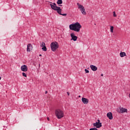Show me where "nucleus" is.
<instances>
[{"mask_svg": "<svg viewBox=\"0 0 130 130\" xmlns=\"http://www.w3.org/2000/svg\"><path fill=\"white\" fill-rule=\"evenodd\" d=\"M82 25L79 22H76L69 25V29L75 32H80Z\"/></svg>", "mask_w": 130, "mask_h": 130, "instance_id": "obj_1", "label": "nucleus"}, {"mask_svg": "<svg viewBox=\"0 0 130 130\" xmlns=\"http://www.w3.org/2000/svg\"><path fill=\"white\" fill-rule=\"evenodd\" d=\"M50 6H51V9L54 10V11H56L59 15L64 16V17L67 16V14H61V9H60V7L56 6V4L55 3H52L51 2Z\"/></svg>", "mask_w": 130, "mask_h": 130, "instance_id": "obj_2", "label": "nucleus"}, {"mask_svg": "<svg viewBox=\"0 0 130 130\" xmlns=\"http://www.w3.org/2000/svg\"><path fill=\"white\" fill-rule=\"evenodd\" d=\"M55 114L58 119H60L63 117V112L60 109H57L55 111Z\"/></svg>", "mask_w": 130, "mask_h": 130, "instance_id": "obj_3", "label": "nucleus"}, {"mask_svg": "<svg viewBox=\"0 0 130 130\" xmlns=\"http://www.w3.org/2000/svg\"><path fill=\"white\" fill-rule=\"evenodd\" d=\"M50 46L52 51H55L56 49H57L58 47H59L58 43L56 42L51 43L50 44Z\"/></svg>", "mask_w": 130, "mask_h": 130, "instance_id": "obj_4", "label": "nucleus"}, {"mask_svg": "<svg viewBox=\"0 0 130 130\" xmlns=\"http://www.w3.org/2000/svg\"><path fill=\"white\" fill-rule=\"evenodd\" d=\"M77 5L78 6V8L80 10L81 14L84 15H87V13L86 12L85 7L83 5L80 4L79 3H77Z\"/></svg>", "mask_w": 130, "mask_h": 130, "instance_id": "obj_5", "label": "nucleus"}, {"mask_svg": "<svg viewBox=\"0 0 130 130\" xmlns=\"http://www.w3.org/2000/svg\"><path fill=\"white\" fill-rule=\"evenodd\" d=\"M70 36L71 37V40H73V41H77L78 39V37L75 36V34L74 32H72L70 34Z\"/></svg>", "mask_w": 130, "mask_h": 130, "instance_id": "obj_6", "label": "nucleus"}, {"mask_svg": "<svg viewBox=\"0 0 130 130\" xmlns=\"http://www.w3.org/2000/svg\"><path fill=\"white\" fill-rule=\"evenodd\" d=\"M81 101L83 104H88L89 103V99L85 98H82L81 99Z\"/></svg>", "mask_w": 130, "mask_h": 130, "instance_id": "obj_7", "label": "nucleus"}, {"mask_svg": "<svg viewBox=\"0 0 130 130\" xmlns=\"http://www.w3.org/2000/svg\"><path fill=\"white\" fill-rule=\"evenodd\" d=\"M119 109H120V111L119 112L118 111L119 113H124V112H127V109L124 108L120 107Z\"/></svg>", "mask_w": 130, "mask_h": 130, "instance_id": "obj_8", "label": "nucleus"}, {"mask_svg": "<svg viewBox=\"0 0 130 130\" xmlns=\"http://www.w3.org/2000/svg\"><path fill=\"white\" fill-rule=\"evenodd\" d=\"M93 125L94 127H96V128H100L102 126V123L95 122L93 124Z\"/></svg>", "mask_w": 130, "mask_h": 130, "instance_id": "obj_9", "label": "nucleus"}, {"mask_svg": "<svg viewBox=\"0 0 130 130\" xmlns=\"http://www.w3.org/2000/svg\"><path fill=\"white\" fill-rule=\"evenodd\" d=\"M21 70L22 72H27L28 71V67L26 65H23L21 67Z\"/></svg>", "mask_w": 130, "mask_h": 130, "instance_id": "obj_10", "label": "nucleus"}, {"mask_svg": "<svg viewBox=\"0 0 130 130\" xmlns=\"http://www.w3.org/2000/svg\"><path fill=\"white\" fill-rule=\"evenodd\" d=\"M33 49V46L31 45V44H28L27 45V52H30V50H32Z\"/></svg>", "mask_w": 130, "mask_h": 130, "instance_id": "obj_11", "label": "nucleus"}, {"mask_svg": "<svg viewBox=\"0 0 130 130\" xmlns=\"http://www.w3.org/2000/svg\"><path fill=\"white\" fill-rule=\"evenodd\" d=\"M107 116L109 118V119H110L111 120L113 119V116H112V113L110 112L107 114Z\"/></svg>", "mask_w": 130, "mask_h": 130, "instance_id": "obj_12", "label": "nucleus"}, {"mask_svg": "<svg viewBox=\"0 0 130 130\" xmlns=\"http://www.w3.org/2000/svg\"><path fill=\"white\" fill-rule=\"evenodd\" d=\"M90 69L93 72H96V71H97L98 68L96 66H95L94 65H90Z\"/></svg>", "mask_w": 130, "mask_h": 130, "instance_id": "obj_13", "label": "nucleus"}, {"mask_svg": "<svg viewBox=\"0 0 130 130\" xmlns=\"http://www.w3.org/2000/svg\"><path fill=\"white\" fill-rule=\"evenodd\" d=\"M126 56V54H125V52H121L120 53V56L121 57H123L124 56Z\"/></svg>", "mask_w": 130, "mask_h": 130, "instance_id": "obj_14", "label": "nucleus"}, {"mask_svg": "<svg viewBox=\"0 0 130 130\" xmlns=\"http://www.w3.org/2000/svg\"><path fill=\"white\" fill-rule=\"evenodd\" d=\"M57 4V5H61V4H62V0H58Z\"/></svg>", "mask_w": 130, "mask_h": 130, "instance_id": "obj_15", "label": "nucleus"}, {"mask_svg": "<svg viewBox=\"0 0 130 130\" xmlns=\"http://www.w3.org/2000/svg\"><path fill=\"white\" fill-rule=\"evenodd\" d=\"M40 46L41 47H44V46H45V43L43 42H42L40 44Z\"/></svg>", "mask_w": 130, "mask_h": 130, "instance_id": "obj_16", "label": "nucleus"}, {"mask_svg": "<svg viewBox=\"0 0 130 130\" xmlns=\"http://www.w3.org/2000/svg\"><path fill=\"white\" fill-rule=\"evenodd\" d=\"M42 50H43V51H47V48H46V46H44L42 48Z\"/></svg>", "mask_w": 130, "mask_h": 130, "instance_id": "obj_17", "label": "nucleus"}, {"mask_svg": "<svg viewBox=\"0 0 130 130\" xmlns=\"http://www.w3.org/2000/svg\"><path fill=\"white\" fill-rule=\"evenodd\" d=\"M114 28V27L112 26H111L110 28V31L111 32V33H113V29Z\"/></svg>", "mask_w": 130, "mask_h": 130, "instance_id": "obj_18", "label": "nucleus"}, {"mask_svg": "<svg viewBox=\"0 0 130 130\" xmlns=\"http://www.w3.org/2000/svg\"><path fill=\"white\" fill-rule=\"evenodd\" d=\"M22 76H23V77H25V78L26 77H27V74H26V73H22Z\"/></svg>", "mask_w": 130, "mask_h": 130, "instance_id": "obj_19", "label": "nucleus"}, {"mask_svg": "<svg viewBox=\"0 0 130 130\" xmlns=\"http://www.w3.org/2000/svg\"><path fill=\"white\" fill-rule=\"evenodd\" d=\"M89 130H98V129H97L96 127H93L90 128Z\"/></svg>", "mask_w": 130, "mask_h": 130, "instance_id": "obj_20", "label": "nucleus"}, {"mask_svg": "<svg viewBox=\"0 0 130 130\" xmlns=\"http://www.w3.org/2000/svg\"><path fill=\"white\" fill-rule=\"evenodd\" d=\"M113 17H116V14L115 13V11H114L113 12Z\"/></svg>", "mask_w": 130, "mask_h": 130, "instance_id": "obj_21", "label": "nucleus"}, {"mask_svg": "<svg viewBox=\"0 0 130 130\" xmlns=\"http://www.w3.org/2000/svg\"><path fill=\"white\" fill-rule=\"evenodd\" d=\"M85 72L86 73V74H88L89 73V70H87V69H85Z\"/></svg>", "mask_w": 130, "mask_h": 130, "instance_id": "obj_22", "label": "nucleus"}, {"mask_svg": "<svg viewBox=\"0 0 130 130\" xmlns=\"http://www.w3.org/2000/svg\"><path fill=\"white\" fill-rule=\"evenodd\" d=\"M97 122L98 123H102L100 122V120H98V122Z\"/></svg>", "mask_w": 130, "mask_h": 130, "instance_id": "obj_23", "label": "nucleus"}, {"mask_svg": "<svg viewBox=\"0 0 130 130\" xmlns=\"http://www.w3.org/2000/svg\"><path fill=\"white\" fill-rule=\"evenodd\" d=\"M67 94H68V96H70V92H67Z\"/></svg>", "mask_w": 130, "mask_h": 130, "instance_id": "obj_24", "label": "nucleus"}, {"mask_svg": "<svg viewBox=\"0 0 130 130\" xmlns=\"http://www.w3.org/2000/svg\"><path fill=\"white\" fill-rule=\"evenodd\" d=\"M47 120H49V117H48L47 118Z\"/></svg>", "mask_w": 130, "mask_h": 130, "instance_id": "obj_25", "label": "nucleus"}, {"mask_svg": "<svg viewBox=\"0 0 130 130\" xmlns=\"http://www.w3.org/2000/svg\"><path fill=\"white\" fill-rule=\"evenodd\" d=\"M101 76V77H103V74H102Z\"/></svg>", "mask_w": 130, "mask_h": 130, "instance_id": "obj_26", "label": "nucleus"}, {"mask_svg": "<svg viewBox=\"0 0 130 130\" xmlns=\"http://www.w3.org/2000/svg\"><path fill=\"white\" fill-rule=\"evenodd\" d=\"M47 92H48L47 91H45V94H47Z\"/></svg>", "mask_w": 130, "mask_h": 130, "instance_id": "obj_27", "label": "nucleus"}, {"mask_svg": "<svg viewBox=\"0 0 130 130\" xmlns=\"http://www.w3.org/2000/svg\"><path fill=\"white\" fill-rule=\"evenodd\" d=\"M39 56H42V55L40 54V55H39Z\"/></svg>", "mask_w": 130, "mask_h": 130, "instance_id": "obj_28", "label": "nucleus"}, {"mask_svg": "<svg viewBox=\"0 0 130 130\" xmlns=\"http://www.w3.org/2000/svg\"><path fill=\"white\" fill-rule=\"evenodd\" d=\"M0 80H2V77H1V76H0Z\"/></svg>", "mask_w": 130, "mask_h": 130, "instance_id": "obj_29", "label": "nucleus"}, {"mask_svg": "<svg viewBox=\"0 0 130 130\" xmlns=\"http://www.w3.org/2000/svg\"><path fill=\"white\" fill-rule=\"evenodd\" d=\"M79 98L81 97V95H79Z\"/></svg>", "mask_w": 130, "mask_h": 130, "instance_id": "obj_30", "label": "nucleus"}]
</instances>
